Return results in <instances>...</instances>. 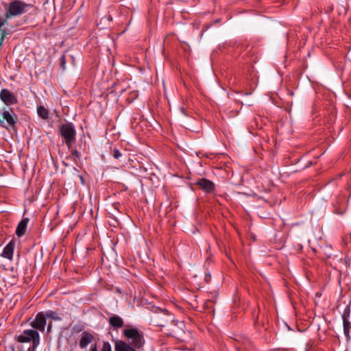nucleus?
<instances>
[{
	"instance_id": "6",
	"label": "nucleus",
	"mask_w": 351,
	"mask_h": 351,
	"mask_svg": "<svg viewBox=\"0 0 351 351\" xmlns=\"http://www.w3.org/2000/svg\"><path fill=\"white\" fill-rule=\"evenodd\" d=\"M125 336L130 340V343L134 348H140L143 343V338L135 328L124 330Z\"/></svg>"
},
{
	"instance_id": "3",
	"label": "nucleus",
	"mask_w": 351,
	"mask_h": 351,
	"mask_svg": "<svg viewBox=\"0 0 351 351\" xmlns=\"http://www.w3.org/2000/svg\"><path fill=\"white\" fill-rule=\"evenodd\" d=\"M173 321V315L165 309L155 313L152 317V323L159 327H164L168 323Z\"/></svg>"
},
{
	"instance_id": "18",
	"label": "nucleus",
	"mask_w": 351,
	"mask_h": 351,
	"mask_svg": "<svg viewBox=\"0 0 351 351\" xmlns=\"http://www.w3.org/2000/svg\"><path fill=\"white\" fill-rule=\"evenodd\" d=\"M101 351H112L110 343L108 342H104Z\"/></svg>"
},
{
	"instance_id": "25",
	"label": "nucleus",
	"mask_w": 351,
	"mask_h": 351,
	"mask_svg": "<svg viewBox=\"0 0 351 351\" xmlns=\"http://www.w3.org/2000/svg\"><path fill=\"white\" fill-rule=\"evenodd\" d=\"M62 66L64 67V60H62Z\"/></svg>"
},
{
	"instance_id": "14",
	"label": "nucleus",
	"mask_w": 351,
	"mask_h": 351,
	"mask_svg": "<svg viewBox=\"0 0 351 351\" xmlns=\"http://www.w3.org/2000/svg\"><path fill=\"white\" fill-rule=\"evenodd\" d=\"M135 348L123 341H120L116 344L115 351H134Z\"/></svg>"
},
{
	"instance_id": "24",
	"label": "nucleus",
	"mask_w": 351,
	"mask_h": 351,
	"mask_svg": "<svg viewBox=\"0 0 351 351\" xmlns=\"http://www.w3.org/2000/svg\"><path fill=\"white\" fill-rule=\"evenodd\" d=\"M208 276H207V275H206V276H205V279H206V280H208V278H210V274H208Z\"/></svg>"
},
{
	"instance_id": "10",
	"label": "nucleus",
	"mask_w": 351,
	"mask_h": 351,
	"mask_svg": "<svg viewBox=\"0 0 351 351\" xmlns=\"http://www.w3.org/2000/svg\"><path fill=\"white\" fill-rule=\"evenodd\" d=\"M94 337L89 332H84L82 333L80 340L79 346L81 348H86L88 345L92 343Z\"/></svg>"
},
{
	"instance_id": "11",
	"label": "nucleus",
	"mask_w": 351,
	"mask_h": 351,
	"mask_svg": "<svg viewBox=\"0 0 351 351\" xmlns=\"http://www.w3.org/2000/svg\"><path fill=\"white\" fill-rule=\"evenodd\" d=\"M197 184L207 193L213 191L215 188V184L213 182L204 178L198 180Z\"/></svg>"
},
{
	"instance_id": "1",
	"label": "nucleus",
	"mask_w": 351,
	"mask_h": 351,
	"mask_svg": "<svg viewBox=\"0 0 351 351\" xmlns=\"http://www.w3.org/2000/svg\"><path fill=\"white\" fill-rule=\"evenodd\" d=\"M15 339L19 351H35L40 343L38 332L34 329L25 330Z\"/></svg>"
},
{
	"instance_id": "13",
	"label": "nucleus",
	"mask_w": 351,
	"mask_h": 351,
	"mask_svg": "<svg viewBox=\"0 0 351 351\" xmlns=\"http://www.w3.org/2000/svg\"><path fill=\"white\" fill-rule=\"evenodd\" d=\"M343 318V333L346 338L347 341H350V331H351V324L348 321V319L346 317L345 315L342 316Z\"/></svg>"
},
{
	"instance_id": "23",
	"label": "nucleus",
	"mask_w": 351,
	"mask_h": 351,
	"mask_svg": "<svg viewBox=\"0 0 351 351\" xmlns=\"http://www.w3.org/2000/svg\"><path fill=\"white\" fill-rule=\"evenodd\" d=\"M208 276H207V275H206V276H205V279H206V280H208V278H210V274H208Z\"/></svg>"
},
{
	"instance_id": "9",
	"label": "nucleus",
	"mask_w": 351,
	"mask_h": 351,
	"mask_svg": "<svg viewBox=\"0 0 351 351\" xmlns=\"http://www.w3.org/2000/svg\"><path fill=\"white\" fill-rule=\"evenodd\" d=\"M14 247L15 243L12 240L4 247L1 256L8 260H12Z\"/></svg>"
},
{
	"instance_id": "5",
	"label": "nucleus",
	"mask_w": 351,
	"mask_h": 351,
	"mask_svg": "<svg viewBox=\"0 0 351 351\" xmlns=\"http://www.w3.org/2000/svg\"><path fill=\"white\" fill-rule=\"evenodd\" d=\"M60 132L64 138L65 143L69 147L75 139L76 132L74 125L71 123L63 124L60 128Z\"/></svg>"
},
{
	"instance_id": "15",
	"label": "nucleus",
	"mask_w": 351,
	"mask_h": 351,
	"mask_svg": "<svg viewBox=\"0 0 351 351\" xmlns=\"http://www.w3.org/2000/svg\"><path fill=\"white\" fill-rule=\"evenodd\" d=\"M110 324L114 328H121L123 325V321L120 317L114 315L110 318Z\"/></svg>"
},
{
	"instance_id": "21",
	"label": "nucleus",
	"mask_w": 351,
	"mask_h": 351,
	"mask_svg": "<svg viewBox=\"0 0 351 351\" xmlns=\"http://www.w3.org/2000/svg\"><path fill=\"white\" fill-rule=\"evenodd\" d=\"M51 328V324H49L48 327H47V330L50 331Z\"/></svg>"
},
{
	"instance_id": "2",
	"label": "nucleus",
	"mask_w": 351,
	"mask_h": 351,
	"mask_svg": "<svg viewBox=\"0 0 351 351\" xmlns=\"http://www.w3.org/2000/svg\"><path fill=\"white\" fill-rule=\"evenodd\" d=\"M28 7L29 5L19 0L12 1L6 7V17L10 18L21 15L27 10Z\"/></svg>"
},
{
	"instance_id": "16",
	"label": "nucleus",
	"mask_w": 351,
	"mask_h": 351,
	"mask_svg": "<svg viewBox=\"0 0 351 351\" xmlns=\"http://www.w3.org/2000/svg\"><path fill=\"white\" fill-rule=\"evenodd\" d=\"M37 112L39 117L44 119H47L49 117V112L44 106H40L37 108Z\"/></svg>"
},
{
	"instance_id": "19",
	"label": "nucleus",
	"mask_w": 351,
	"mask_h": 351,
	"mask_svg": "<svg viewBox=\"0 0 351 351\" xmlns=\"http://www.w3.org/2000/svg\"><path fill=\"white\" fill-rule=\"evenodd\" d=\"M113 156L114 158L119 159L121 157L122 154L118 149H114Z\"/></svg>"
},
{
	"instance_id": "4",
	"label": "nucleus",
	"mask_w": 351,
	"mask_h": 351,
	"mask_svg": "<svg viewBox=\"0 0 351 351\" xmlns=\"http://www.w3.org/2000/svg\"><path fill=\"white\" fill-rule=\"evenodd\" d=\"M16 119V114L12 110H8L5 108L0 110V124L2 127L6 129L13 127Z\"/></svg>"
},
{
	"instance_id": "8",
	"label": "nucleus",
	"mask_w": 351,
	"mask_h": 351,
	"mask_svg": "<svg viewBox=\"0 0 351 351\" xmlns=\"http://www.w3.org/2000/svg\"><path fill=\"white\" fill-rule=\"evenodd\" d=\"M0 99L7 106L12 105L16 102L14 95L8 89L1 90Z\"/></svg>"
},
{
	"instance_id": "12",
	"label": "nucleus",
	"mask_w": 351,
	"mask_h": 351,
	"mask_svg": "<svg viewBox=\"0 0 351 351\" xmlns=\"http://www.w3.org/2000/svg\"><path fill=\"white\" fill-rule=\"evenodd\" d=\"M28 222L29 219L24 218L18 224L16 230V234L19 237H22L25 234Z\"/></svg>"
},
{
	"instance_id": "22",
	"label": "nucleus",
	"mask_w": 351,
	"mask_h": 351,
	"mask_svg": "<svg viewBox=\"0 0 351 351\" xmlns=\"http://www.w3.org/2000/svg\"><path fill=\"white\" fill-rule=\"evenodd\" d=\"M208 276H207V275H206V276H205V279H206V280H208V278H210V274H208Z\"/></svg>"
},
{
	"instance_id": "20",
	"label": "nucleus",
	"mask_w": 351,
	"mask_h": 351,
	"mask_svg": "<svg viewBox=\"0 0 351 351\" xmlns=\"http://www.w3.org/2000/svg\"><path fill=\"white\" fill-rule=\"evenodd\" d=\"M89 351H97V345L95 343L92 344Z\"/></svg>"
},
{
	"instance_id": "17",
	"label": "nucleus",
	"mask_w": 351,
	"mask_h": 351,
	"mask_svg": "<svg viewBox=\"0 0 351 351\" xmlns=\"http://www.w3.org/2000/svg\"><path fill=\"white\" fill-rule=\"evenodd\" d=\"M45 317H49L52 319H54V320H61V318L57 315V314L53 312V311H49L47 312H46V314H45Z\"/></svg>"
},
{
	"instance_id": "7",
	"label": "nucleus",
	"mask_w": 351,
	"mask_h": 351,
	"mask_svg": "<svg viewBox=\"0 0 351 351\" xmlns=\"http://www.w3.org/2000/svg\"><path fill=\"white\" fill-rule=\"evenodd\" d=\"M46 318L43 313H38L35 319L32 322L31 326L34 329L43 332L46 326Z\"/></svg>"
}]
</instances>
